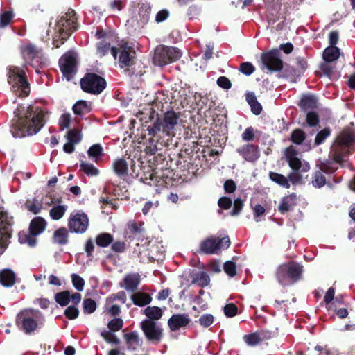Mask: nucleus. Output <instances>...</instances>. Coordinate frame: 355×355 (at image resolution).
Masks as SVG:
<instances>
[{
  "instance_id": "f257e3e1",
  "label": "nucleus",
  "mask_w": 355,
  "mask_h": 355,
  "mask_svg": "<svg viewBox=\"0 0 355 355\" xmlns=\"http://www.w3.org/2000/svg\"><path fill=\"white\" fill-rule=\"evenodd\" d=\"M15 117L10 125L14 137H25L37 134L45 125L49 112L40 106L19 105L14 111Z\"/></svg>"
},
{
  "instance_id": "f03ea898",
  "label": "nucleus",
  "mask_w": 355,
  "mask_h": 355,
  "mask_svg": "<svg viewBox=\"0 0 355 355\" xmlns=\"http://www.w3.org/2000/svg\"><path fill=\"white\" fill-rule=\"evenodd\" d=\"M45 322L44 314L35 309H26L21 311L16 317V326L24 334L31 335L42 327Z\"/></svg>"
},
{
  "instance_id": "7ed1b4c3",
  "label": "nucleus",
  "mask_w": 355,
  "mask_h": 355,
  "mask_svg": "<svg viewBox=\"0 0 355 355\" xmlns=\"http://www.w3.org/2000/svg\"><path fill=\"white\" fill-rule=\"evenodd\" d=\"M304 266L295 261L281 264L277 268L276 278L283 286L294 284L302 279Z\"/></svg>"
},
{
  "instance_id": "20e7f679",
  "label": "nucleus",
  "mask_w": 355,
  "mask_h": 355,
  "mask_svg": "<svg viewBox=\"0 0 355 355\" xmlns=\"http://www.w3.org/2000/svg\"><path fill=\"white\" fill-rule=\"evenodd\" d=\"M111 53L116 59L119 55V65L121 68H131L132 74L141 75V71L137 72L134 70L133 66L136 64L137 53L134 47L130 46L128 42L121 41L118 47H112ZM128 71L129 69H127Z\"/></svg>"
},
{
  "instance_id": "39448f33",
  "label": "nucleus",
  "mask_w": 355,
  "mask_h": 355,
  "mask_svg": "<svg viewBox=\"0 0 355 355\" xmlns=\"http://www.w3.org/2000/svg\"><path fill=\"white\" fill-rule=\"evenodd\" d=\"M8 83L19 90V96L25 97L30 94V84L24 69L19 67L11 66L8 68Z\"/></svg>"
},
{
  "instance_id": "423d86ee",
  "label": "nucleus",
  "mask_w": 355,
  "mask_h": 355,
  "mask_svg": "<svg viewBox=\"0 0 355 355\" xmlns=\"http://www.w3.org/2000/svg\"><path fill=\"white\" fill-rule=\"evenodd\" d=\"M181 55V51L177 47L159 45L155 49L153 62L155 65L164 67L176 62Z\"/></svg>"
},
{
  "instance_id": "0eeeda50",
  "label": "nucleus",
  "mask_w": 355,
  "mask_h": 355,
  "mask_svg": "<svg viewBox=\"0 0 355 355\" xmlns=\"http://www.w3.org/2000/svg\"><path fill=\"white\" fill-rule=\"evenodd\" d=\"M80 84L85 92L94 95L101 94L107 86L105 79L95 73H85L80 79Z\"/></svg>"
},
{
  "instance_id": "6e6552de",
  "label": "nucleus",
  "mask_w": 355,
  "mask_h": 355,
  "mask_svg": "<svg viewBox=\"0 0 355 355\" xmlns=\"http://www.w3.org/2000/svg\"><path fill=\"white\" fill-rule=\"evenodd\" d=\"M262 70L267 69L270 73L279 72L283 69L284 62L279 50L272 49L261 55Z\"/></svg>"
},
{
  "instance_id": "1a4fd4ad",
  "label": "nucleus",
  "mask_w": 355,
  "mask_h": 355,
  "mask_svg": "<svg viewBox=\"0 0 355 355\" xmlns=\"http://www.w3.org/2000/svg\"><path fill=\"white\" fill-rule=\"evenodd\" d=\"M77 17L74 10H69L62 15L55 24V30L60 32V34H64L70 36L73 32L77 30Z\"/></svg>"
},
{
  "instance_id": "9d476101",
  "label": "nucleus",
  "mask_w": 355,
  "mask_h": 355,
  "mask_svg": "<svg viewBox=\"0 0 355 355\" xmlns=\"http://www.w3.org/2000/svg\"><path fill=\"white\" fill-rule=\"evenodd\" d=\"M140 327L148 341L159 344L163 338V329L155 321L143 320Z\"/></svg>"
},
{
  "instance_id": "9b49d317",
  "label": "nucleus",
  "mask_w": 355,
  "mask_h": 355,
  "mask_svg": "<svg viewBox=\"0 0 355 355\" xmlns=\"http://www.w3.org/2000/svg\"><path fill=\"white\" fill-rule=\"evenodd\" d=\"M88 226V216L83 211H79L75 214H71L68 220V227L71 232L83 234L86 232Z\"/></svg>"
},
{
  "instance_id": "f8f14e48",
  "label": "nucleus",
  "mask_w": 355,
  "mask_h": 355,
  "mask_svg": "<svg viewBox=\"0 0 355 355\" xmlns=\"http://www.w3.org/2000/svg\"><path fill=\"white\" fill-rule=\"evenodd\" d=\"M222 247V238L210 236L200 243L197 252L201 254H218Z\"/></svg>"
},
{
  "instance_id": "ddd939ff",
  "label": "nucleus",
  "mask_w": 355,
  "mask_h": 355,
  "mask_svg": "<svg viewBox=\"0 0 355 355\" xmlns=\"http://www.w3.org/2000/svg\"><path fill=\"white\" fill-rule=\"evenodd\" d=\"M59 65L63 76L67 80H70L76 71V59L75 56L70 53H66L60 58Z\"/></svg>"
},
{
  "instance_id": "4468645a",
  "label": "nucleus",
  "mask_w": 355,
  "mask_h": 355,
  "mask_svg": "<svg viewBox=\"0 0 355 355\" xmlns=\"http://www.w3.org/2000/svg\"><path fill=\"white\" fill-rule=\"evenodd\" d=\"M180 114L173 110H167L161 118L163 124V133L166 136L174 135V130L178 124Z\"/></svg>"
},
{
  "instance_id": "2eb2a0df",
  "label": "nucleus",
  "mask_w": 355,
  "mask_h": 355,
  "mask_svg": "<svg viewBox=\"0 0 355 355\" xmlns=\"http://www.w3.org/2000/svg\"><path fill=\"white\" fill-rule=\"evenodd\" d=\"M297 152L293 146H289L286 149V157L290 168L292 171H308L310 169L309 164L302 165L301 159L297 157Z\"/></svg>"
},
{
  "instance_id": "dca6fc26",
  "label": "nucleus",
  "mask_w": 355,
  "mask_h": 355,
  "mask_svg": "<svg viewBox=\"0 0 355 355\" xmlns=\"http://www.w3.org/2000/svg\"><path fill=\"white\" fill-rule=\"evenodd\" d=\"M340 147H348L355 149V130L345 128L338 136L335 141Z\"/></svg>"
},
{
  "instance_id": "f3484780",
  "label": "nucleus",
  "mask_w": 355,
  "mask_h": 355,
  "mask_svg": "<svg viewBox=\"0 0 355 355\" xmlns=\"http://www.w3.org/2000/svg\"><path fill=\"white\" fill-rule=\"evenodd\" d=\"M238 153L245 160L250 162H255L260 156L259 147L254 144H247L238 149Z\"/></svg>"
},
{
  "instance_id": "a211bd4d",
  "label": "nucleus",
  "mask_w": 355,
  "mask_h": 355,
  "mask_svg": "<svg viewBox=\"0 0 355 355\" xmlns=\"http://www.w3.org/2000/svg\"><path fill=\"white\" fill-rule=\"evenodd\" d=\"M190 319L186 314H173L168 320L169 329L173 331H177L182 327L189 324Z\"/></svg>"
},
{
  "instance_id": "6ab92c4d",
  "label": "nucleus",
  "mask_w": 355,
  "mask_h": 355,
  "mask_svg": "<svg viewBox=\"0 0 355 355\" xmlns=\"http://www.w3.org/2000/svg\"><path fill=\"white\" fill-rule=\"evenodd\" d=\"M270 333L269 331H257L250 334L245 335L244 341L250 346H255L265 340L270 338Z\"/></svg>"
},
{
  "instance_id": "aec40b11",
  "label": "nucleus",
  "mask_w": 355,
  "mask_h": 355,
  "mask_svg": "<svg viewBox=\"0 0 355 355\" xmlns=\"http://www.w3.org/2000/svg\"><path fill=\"white\" fill-rule=\"evenodd\" d=\"M112 169L121 179L125 180L128 175V164L123 158L116 159L112 163Z\"/></svg>"
},
{
  "instance_id": "412c9836",
  "label": "nucleus",
  "mask_w": 355,
  "mask_h": 355,
  "mask_svg": "<svg viewBox=\"0 0 355 355\" xmlns=\"http://www.w3.org/2000/svg\"><path fill=\"white\" fill-rule=\"evenodd\" d=\"M123 337L128 350L135 351L142 345V341L139 338V334L137 331H131L125 334Z\"/></svg>"
},
{
  "instance_id": "4be33fe9",
  "label": "nucleus",
  "mask_w": 355,
  "mask_h": 355,
  "mask_svg": "<svg viewBox=\"0 0 355 355\" xmlns=\"http://www.w3.org/2000/svg\"><path fill=\"white\" fill-rule=\"evenodd\" d=\"M297 195L292 193L282 198L279 206L278 211L282 214H285L296 205Z\"/></svg>"
},
{
  "instance_id": "5701e85b",
  "label": "nucleus",
  "mask_w": 355,
  "mask_h": 355,
  "mask_svg": "<svg viewBox=\"0 0 355 355\" xmlns=\"http://www.w3.org/2000/svg\"><path fill=\"white\" fill-rule=\"evenodd\" d=\"M140 275L138 273L128 274L123 278L124 288L132 293H135L140 284Z\"/></svg>"
},
{
  "instance_id": "b1692460",
  "label": "nucleus",
  "mask_w": 355,
  "mask_h": 355,
  "mask_svg": "<svg viewBox=\"0 0 355 355\" xmlns=\"http://www.w3.org/2000/svg\"><path fill=\"white\" fill-rule=\"evenodd\" d=\"M132 303L138 306L143 307L149 304L152 301L150 294L145 292H135L130 297Z\"/></svg>"
},
{
  "instance_id": "393cba45",
  "label": "nucleus",
  "mask_w": 355,
  "mask_h": 355,
  "mask_svg": "<svg viewBox=\"0 0 355 355\" xmlns=\"http://www.w3.org/2000/svg\"><path fill=\"white\" fill-rule=\"evenodd\" d=\"M15 273L10 269L0 270V284L5 287H11L15 283Z\"/></svg>"
},
{
  "instance_id": "a878e982",
  "label": "nucleus",
  "mask_w": 355,
  "mask_h": 355,
  "mask_svg": "<svg viewBox=\"0 0 355 355\" xmlns=\"http://www.w3.org/2000/svg\"><path fill=\"white\" fill-rule=\"evenodd\" d=\"M46 227V220L42 217L34 218L29 225V232L32 235L41 234Z\"/></svg>"
},
{
  "instance_id": "bb28decb",
  "label": "nucleus",
  "mask_w": 355,
  "mask_h": 355,
  "mask_svg": "<svg viewBox=\"0 0 355 355\" xmlns=\"http://www.w3.org/2000/svg\"><path fill=\"white\" fill-rule=\"evenodd\" d=\"M221 152L222 150L219 148L208 146L204 148L202 151L204 157L210 164H216L219 162V157Z\"/></svg>"
},
{
  "instance_id": "cd10ccee",
  "label": "nucleus",
  "mask_w": 355,
  "mask_h": 355,
  "mask_svg": "<svg viewBox=\"0 0 355 355\" xmlns=\"http://www.w3.org/2000/svg\"><path fill=\"white\" fill-rule=\"evenodd\" d=\"M298 106L303 110L306 111L317 107V98L312 94H304L302 96Z\"/></svg>"
},
{
  "instance_id": "c85d7f7f",
  "label": "nucleus",
  "mask_w": 355,
  "mask_h": 355,
  "mask_svg": "<svg viewBox=\"0 0 355 355\" xmlns=\"http://www.w3.org/2000/svg\"><path fill=\"white\" fill-rule=\"evenodd\" d=\"M147 319L144 320H151L157 322L163 315V311L162 309L157 306H148L142 311Z\"/></svg>"
},
{
  "instance_id": "c756f323",
  "label": "nucleus",
  "mask_w": 355,
  "mask_h": 355,
  "mask_svg": "<svg viewBox=\"0 0 355 355\" xmlns=\"http://www.w3.org/2000/svg\"><path fill=\"white\" fill-rule=\"evenodd\" d=\"M53 241L60 245H67L69 242V232L67 229L64 227L57 229L53 233Z\"/></svg>"
},
{
  "instance_id": "7c9ffc66",
  "label": "nucleus",
  "mask_w": 355,
  "mask_h": 355,
  "mask_svg": "<svg viewBox=\"0 0 355 355\" xmlns=\"http://www.w3.org/2000/svg\"><path fill=\"white\" fill-rule=\"evenodd\" d=\"M340 49L337 46H329L327 47L322 54V58L326 62H332L339 58Z\"/></svg>"
},
{
  "instance_id": "2f4dec72",
  "label": "nucleus",
  "mask_w": 355,
  "mask_h": 355,
  "mask_svg": "<svg viewBox=\"0 0 355 355\" xmlns=\"http://www.w3.org/2000/svg\"><path fill=\"white\" fill-rule=\"evenodd\" d=\"M21 53L24 59L33 60L38 56L40 51L35 45L28 44L21 47Z\"/></svg>"
},
{
  "instance_id": "473e14b6",
  "label": "nucleus",
  "mask_w": 355,
  "mask_h": 355,
  "mask_svg": "<svg viewBox=\"0 0 355 355\" xmlns=\"http://www.w3.org/2000/svg\"><path fill=\"white\" fill-rule=\"evenodd\" d=\"M114 241V236L108 232L98 234L96 236V244L100 248H107Z\"/></svg>"
},
{
  "instance_id": "72a5a7b5",
  "label": "nucleus",
  "mask_w": 355,
  "mask_h": 355,
  "mask_svg": "<svg viewBox=\"0 0 355 355\" xmlns=\"http://www.w3.org/2000/svg\"><path fill=\"white\" fill-rule=\"evenodd\" d=\"M191 282L192 284H196L199 286L205 287L209 285L210 278L207 272L201 271L193 275Z\"/></svg>"
},
{
  "instance_id": "f704fd0d",
  "label": "nucleus",
  "mask_w": 355,
  "mask_h": 355,
  "mask_svg": "<svg viewBox=\"0 0 355 355\" xmlns=\"http://www.w3.org/2000/svg\"><path fill=\"white\" fill-rule=\"evenodd\" d=\"M269 178L278 185L286 188L289 189L291 187V184L288 182V180L286 177H285L284 175L278 173L277 172H269Z\"/></svg>"
},
{
  "instance_id": "c9c22d12",
  "label": "nucleus",
  "mask_w": 355,
  "mask_h": 355,
  "mask_svg": "<svg viewBox=\"0 0 355 355\" xmlns=\"http://www.w3.org/2000/svg\"><path fill=\"white\" fill-rule=\"evenodd\" d=\"M73 112L76 115L83 116L88 114L91 111L90 106L85 101H79L76 103L72 107Z\"/></svg>"
},
{
  "instance_id": "e433bc0d",
  "label": "nucleus",
  "mask_w": 355,
  "mask_h": 355,
  "mask_svg": "<svg viewBox=\"0 0 355 355\" xmlns=\"http://www.w3.org/2000/svg\"><path fill=\"white\" fill-rule=\"evenodd\" d=\"M55 301L61 306H67L71 301V293L69 291H63L55 294Z\"/></svg>"
},
{
  "instance_id": "4c0bfd02",
  "label": "nucleus",
  "mask_w": 355,
  "mask_h": 355,
  "mask_svg": "<svg viewBox=\"0 0 355 355\" xmlns=\"http://www.w3.org/2000/svg\"><path fill=\"white\" fill-rule=\"evenodd\" d=\"M311 183L315 188H321L327 183L326 178L320 171H315L312 175Z\"/></svg>"
},
{
  "instance_id": "58836bf2",
  "label": "nucleus",
  "mask_w": 355,
  "mask_h": 355,
  "mask_svg": "<svg viewBox=\"0 0 355 355\" xmlns=\"http://www.w3.org/2000/svg\"><path fill=\"white\" fill-rule=\"evenodd\" d=\"M67 206L60 205L53 207L49 211V215L53 220H58L63 217L67 211Z\"/></svg>"
},
{
  "instance_id": "ea45409f",
  "label": "nucleus",
  "mask_w": 355,
  "mask_h": 355,
  "mask_svg": "<svg viewBox=\"0 0 355 355\" xmlns=\"http://www.w3.org/2000/svg\"><path fill=\"white\" fill-rule=\"evenodd\" d=\"M156 120L153 123L152 125H148L147 128L148 135H150L152 137H155L161 130L163 132V124L162 122V119L160 117H159L158 114H156Z\"/></svg>"
},
{
  "instance_id": "a19ab883",
  "label": "nucleus",
  "mask_w": 355,
  "mask_h": 355,
  "mask_svg": "<svg viewBox=\"0 0 355 355\" xmlns=\"http://www.w3.org/2000/svg\"><path fill=\"white\" fill-rule=\"evenodd\" d=\"M143 223H140L139 225L133 221L128 224L129 237H140L142 236L144 229L142 228Z\"/></svg>"
},
{
  "instance_id": "79ce46f5",
  "label": "nucleus",
  "mask_w": 355,
  "mask_h": 355,
  "mask_svg": "<svg viewBox=\"0 0 355 355\" xmlns=\"http://www.w3.org/2000/svg\"><path fill=\"white\" fill-rule=\"evenodd\" d=\"M306 137L304 131L300 128L293 130L291 135V141L295 144H301Z\"/></svg>"
},
{
  "instance_id": "37998d69",
  "label": "nucleus",
  "mask_w": 355,
  "mask_h": 355,
  "mask_svg": "<svg viewBox=\"0 0 355 355\" xmlns=\"http://www.w3.org/2000/svg\"><path fill=\"white\" fill-rule=\"evenodd\" d=\"M12 10H6L0 15V28L8 26L14 18Z\"/></svg>"
},
{
  "instance_id": "c03bdc74",
  "label": "nucleus",
  "mask_w": 355,
  "mask_h": 355,
  "mask_svg": "<svg viewBox=\"0 0 355 355\" xmlns=\"http://www.w3.org/2000/svg\"><path fill=\"white\" fill-rule=\"evenodd\" d=\"M80 169L87 175L95 176L99 173L98 169L92 164L82 161L80 165Z\"/></svg>"
},
{
  "instance_id": "a18cd8bd",
  "label": "nucleus",
  "mask_w": 355,
  "mask_h": 355,
  "mask_svg": "<svg viewBox=\"0 0 355 355\" xmlns=\"http://www.w3.org/2000/svg\"><path fill=\"white\" fill-rule=\"evenodd\" d=\"M96 303L92 298H85L83 302V311L86 314L93 313L96 309Z\"/></svg>"
},
{
  "instance_id": "49530a36",
  "label": "nucleus",
  "mask_w": 355,
  "mask_h": 355,
  "mask_svg": "<svg viewBox=\"0 0 355 355\" xmlns=\"http://www.w3.org/2000/svg\"><path fill=\"white\" fill-rule=\"evenodd\" d=\"M87 153L89 157L94 158L96 159L103 156V149L100 144H94L89 147Z\"/></svg>"
},
{
  "instance_id": "de8ad7c7",
  "label": "nucleus",
  "mask_w": 355,
  "mask_h": 355,
  "mask_svg": "<svg viewBox=\"0 0 355 355\" xmlns=\"http://www.w3.org/2000/svg\"><path fill=\"white\" fill-rule=\"evenodd\" d=\"M331 135V130L329 128H324L322 130H320L318 134L316 135L315 139H314V144L316 146H319L322 144L325 139Z\"/></svg>"
},
{
  "instance_id": "09e8293b",
  "label": "nucleus",
  "mask_w": 355,
  "mask_h": 355,
  "mask_svg": "<svg viewBox=\"0 0 355 355\" xmlns=\"http://www.w3.org/2000/svg\"><path fill=\"white\" fill-rule=\"evenodd\" d=\"M223 271L230 277H234L236 275V265L233 261H227L223 263Z\"/></svg>"
},
{
  "instance_id": "8fccbe9b",
  "label": "nucleus",
  "mask_w": 355,
  "mask_h": 355,
  "mask_svg": "<svg viewBox=\"0 0 355 355\" xmlns=\"http://www.w3.org/2000/svg\"><path fill=\"white\" fill-rule=\"evenodd\" d=\"M123 326V320L119 318H114L111 320L108 324L107 327L111 332L118 331L122 329Z\"/></svg>"
},
{
  "instance_id": "3c124183",
  "label": "nucleus",
  "mask_w": 355,
  "mask_h": 355,
  "mask_svg": "<svg viewBox=\"0 0 355 355\" xmlns=\"http://www.w3.org/2000/svg\"><path fill=\"white\" fill-rule=\"evenodd\" d=\"M71 282L73 287L78 291H82L84 289L85 286V280L78 275L76 273H73L71 275Z\"/></svg>"
},
{
  "instance_id": "603ef678",
  "label": "nucleus",
  "mask_w": 355,
  "mask_h": 355,
  "mask_svg": "<svg viewBox=\"0 0 355 355\" xmlns=\"http://www.w3.org/2000/svg\"><path fill=\"white\" fill-rule=\"evenodd\" d=\"M238 307L234 303H228L223 306V313L227 318H232L238 314Z\"/></svg>"
},
{
  "instance_id": "864d4df0",
  "label": "nucleus",
  "mask_w": 355,
  "mask_h": 355,
  "mask_svg": "<svg viewBox=\"0 0 355 355\" xmlns=\"http://www.w3.org/2000/svg\"><path fill=\"white\" fill-rule=\"evenodd\" d=\"M288 182L294 185L302 184V175L301 171H292L287 177Z\"/></svg>"
},
{
  "instance_id": "5fc2aeb1",
  "label": "nucleus",
  "mask_w": 355,
  "mask_h": 355,
  "mask_svg": "<svg viewBox=\"0 0 355 355\" xmlns=\"http://www.w3.org/2000/svg\"><path fill=\"white\" fill-rule=\"evenodd\" d=\"M80 314L78 309L73 305L69 306L64 311V316L69 320L76 319Z\"/></svg>"
},
{
  "instance_id": "6e6d98bb",
  "label": "nucleus",
  "mask_w": 355,
  "mask_h": 355,
  "mask_svg": "<svg viewBox=\"0 0 355 355\" xmlns=\"http://www.w3.org/2000/svg\"><path fill=\"white\" fill-rule=\"evenodd\" d=\"M157 178V172L154 170L149 169L148 171L144 173V176L141 178L146 184H152L151 181L159 182Z\"/></svg>"
},
{
  "instance_id": "4d7b16f0",
  "label": "nucleus",
  "mask_w": 355,
  "mask_h": 355,
  "mask_svg": "<svg viewBox=\"0 0 355 355\" xmlns=\"http://www.w3.org/2000/svg\"><path fill=\"white\" fill-rule=\"evenodd\" d=\"M101 336L108 343H112L115 345H119L120 343V340L110 331L105 330L102 331L101 333Z\"/></svg>"
},
{
  "instance_id": "13d9d810",
  "label": "nucleus",
  "mask_w": 355,
  "mask_h": 355,
  "mask_svg": "<svg viewBox=\"0 0 355 355\" xmlns=\"http://www.w3.org/2000/svg\"><path fill=\"white\" fill-rule=\"evenodd\" d=\"M243 206L244 200L240 198H236L233 203V208L230 213V216H238L241 213Z\"/></svg>"
},
{
  "instance_id": "bf43d9fd",
  "label": "nucleus",
  "mask_w": 355,
  "mask_h": 355,
  "mask_svg": "<svg viewBox=\"0 0 355 355\" xmlns=\"http://www.w3.org/2000/svg\"><path fill=\"white\" fill-rule=\"evenodd\" d=\"M69 37L64 34H60V32L56 31L53 37V44L55 48H59L63 44Z\"/></svg>"
},
{
  "instance_id": "052dcab7",
  "label": "nucleus",
  "mask_w": 355,
  "mask_h": 355,
  "mask_svg": "<svg viewBox=\"0 0 355 355\" xmlns=\"http://www.w3.org/2000/svg\"><path fill=\"white\" fill-rule=\"evenodd\" d=\"M67 139L68 141L78 144L81 140V135L77 129H72L67 132Z\"/></svg>"
},
{
  "instance_id": "680f3d73",
  "label": "nucleus",
  "mask_w": 355,
  "mask_h": 355,
  "mask_svg": "<svg viewBox=\"0 0 355 355\" xmlns=\"http://www.w3.org/2000/svg\"><path fill=\"white\" fill-rule=\"evenodd\" d=\"M25 206L29 211L34 214H39L42 208V205L40 202L30 200L26 201Z\"/></svg>"
},
{
  "instance_id": "e2e57ef3",
  "label": "nucleus",
  "mask_w": 355,
  "mask_h": 355,
  "mask_svg": "<svg viewBox=\"0 0 355 355\" xmlns=\"http://www.w3.org/2000/svg\"><path fill=\"white\" fill-rule=\"evenodd\" d=\"M36 235H32L26 234H19V241L21 243H27L29 246L33 247L36 243V239L35 238Z\"/></svg>"
},
{
  "instance_id": "0e129e2a",
  "label": "nucleus",
  "mask_w": 355,
  "mask_h": 355,
  "mask_svg": "<svg viewBox=\"0 0 355 355\" xmlns=\"http://www.w3.org/2000/svg\"><path fill=\"white\" fill-rule=\"evenodd\" d=\"M127 299L126 293L123 291H119L116 293H113L110 295L107 301L110 302H113L116 300L120 301L122 304L125 303Z\"/></svg>"
},
{
  "instance_id": "69168bd1",
  "label": "nucleus",
  "mask_w": 355,
  "mask_h": 355,
  "mask_svg": "<svg viewBox=\"0 0 355 355\" xmlns=\"http://www.w3.org/2000/svg\"><path fill=\"white\" fill-rule=\"evenodd\" d=\"M306 121L310 127H314L320 121L319 116L315 112H309L306 114Z\"/></svg>"
},
{
  "instance_id": "338daca9",
  "label": "nucleus",
  "mask_w": 355,
  "mask_h": 355,
  "mask_svg": "<svg viewBox=\"0 0 355 355\" xmlns=\"http://www.w3.org/2000/svg\"><path fill=\"white\" fill-rule=\"evenodd\" d=\"M239 71L246 76H250L254 73L255 67L251 62H245L241 64Z\"/></svg>"
},
{
  "instance_id": "774afa93",
  "label": "nucleus",
  "mask_w": 355,
  "mask_h": 355,
  "mask_svg": "<svg viewBox=\"0 0 355 355\" xmlns=\"http://www.w3.org/2000/svg\"><path fill=\"white\" fill-rule=\"evenodd\" d=\"M150 12L151 8L149 6H141L139 8V15L140 19L143 23L146 24L148 21Z\"/></svg>"
}]
</instances>
